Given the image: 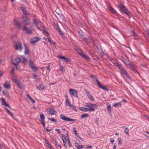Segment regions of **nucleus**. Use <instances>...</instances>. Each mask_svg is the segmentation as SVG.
<instances>
[{"label":"nucleus","instance_id":"obj_1","mask_svg":"<svg viewBox=\"0 0 149 149\" xmlns=\"http://www.w3.org/2000/svg\"><path fill=\"white\" fill-rule=\"evenodd\" d=\"M84 106L86 107H79V109L81 111L85 112L94 111H95V109L97 107V105L96 104L90 103H85Z\"/></svg>","mask_w":149,"mask_h":149},{"label":"nucleus","instance_id":"obj_2","mask_svg":"<svg viewBox=\"0 0 149 149\" xmlns=\"http://www.w3.org/2000/svg\"><path fill=\"white\" fill-rule=\"evenodd\" d=\"M61 137L65 147L67 148L68 146L72 147L68 134L66 136L64 134H61Z\"/></svg>","mask_w":149,"mask_h":149},{"label":"nucleus","instance_id":"obj_3","mask_svg":"<svg viewBox=\"0 0 149 149\" xmlns=\"http://www.w3.org/2000/svg\"><path fill=\"white\" fill-rule=\"evenodd\" d=\"M33 21L34 24L38 29L40 30V28L43 27V29H44L45 32L47 34V36H49V33L44 29L42 24L40 21L35 19H33Z\"/></svg>","mask_w":149,"mask_h":149},{"label":"nucleus","instance_id":"obj_4","mask_svg":"<svg viewBox=\"0 0 149 149\" xmlns=\"http://www.w3.org/2000/svg\"><path fill=\"white\" fill-rule=\"evenodd\" d=\"M65 104L66 106H68L70 109H72L74 110H75L76 112L77 111V110L75 106L71 104L70 101L69 99L65 100Z\"/></svg>","mask_w":149,"mask_h":149},{"label":"nucleus","instance_id":"obj_5","mask_svg":"<svg viewBox=\"0 0 149 149\" xmlns=\"http://www.w3.org/2000/svg\"><path fill=\"white\" fill-rule=\"evenodd\" d=\"M14 47L16 50L21 51L22 50V44L19 41L15 42L14 43Z\"/></svg>","mask_w":149,"mask_h":149},{"label":"nucleus","instance_id":"obj_6","mask_svg":"<svg viewBox=\"0 0 149 149\" xmlns=\"http://www.w3.org/2000/svg\"><path fill=\"white\" fill-rule=\"evenodd\" d=\"M118 8L122 12L125 13L128 15H130V11L124 5H120L118 6Z\"/></svg>","mask_w":149,"mask_h":149},{"label":"nucleus","instance_id":"obj_7","mask_svg":"<svg viewBox=\"0 0 149 149\" xmlns=\"http://www.w3.org/2000/svg\"><path fill=\"white\" fill-rule=\"evenodd\" d=\"M59 117L61 119L65 121L74 122L77 121L76 119L70 118L68 117L65 116L63 114L60 115Z\"/></svg>","mask_w":149,"mask_h":149},{"label":"nucleus","instance_id":"obj_8","mask_svg":"<svg viewBox=\"0 0 149 149\" xmlns=\"http://www.w3.org/2000/svg\"><path fill=\"white\" fill-rule=\"evenodd\" d=\"M12 77L13 81L18 86L19 88H21L22 87L19 80L17 79L16 77L14 75Z\"/></svg>","mask_w":149,"mask_h":149},{"label":"nucleus","instance_id":"obj_9","mask_svg":"<svg viewBox=\"0 0 149 149\" xmlns=\"http://www.w3.org/2000/svg\"><path fill=\"white\" fill-rule=\"evenodd\" d=\"M69 92L70 95L76 97H78L77 92L75 90L70 89Z\"/></svg>","mask_w":149,"mask_h":149},{"label":"nucleus","instance_id":"obj_10","mask_svg":"<svg viewBox=\"0 0 149 149\" xmlns=\"http://www.w3.org/2000/svg\"><path fill=\"white\" fill-rule=\"evenodd\" d=\"M3 86L4 88L9 89L11 88V85L10 82L8 81H6L3 84Z\"/></svg>","mask_w":149,"mask_h":149},{"label":"nucleus","instance_id":"obj_11","mask_svg":"<svg viewBox=\"0 0 149 149\" xmlns=\"http://www.w3.org/2000/svg\"><path fill=\"white\" fill-rule=\"evenodd\" d=\"M121 73L122 76L124 77H127L128 74L127 71L123 67L122 68V69H120Z\"/></svg>","mask_w":149,"mask_h":149},{"label":"nucleus","instance_id":"obj_12","mask_svg":"<svg viewBox=\"0 0 149 149\" xmlns=\"http://www.w3.org/2000/svg\"><path fill=\"white\" fill-rule=\"evenodd\" d=\"M112 63L115 66L119 68L120 70L122 69V66L117 61H115L114 60H111Z\"/></svg>","mask_w":149,"mask_h":149},{"label":"nucleus","instance_id":"obj_13","mask_svg":"<svg viewBox=\"0 0 149 149\" xmlns=\"http://www.w3.org/2000/svg\"><path fill=\"white\" fill-rule=\"evenodd\" d=\"M23 30H24L27 34H31L32 33L33 30L30 29H28L25 26H24Z\"/></svg>","mask_w":149,"mask_h":149},{"label":"nucleus","instance_id":"obj_14","mask_svg":"<svg viewBox=\"0 0 149 149\" xmlns=\"http://www.w3.org/2000/svg\"><path fill=\"white\" fill-rule=\"evenodd\" d=\"M29 64L30 67L32 69L35 71L37 70L38 68L34 66L33 63L31 60H30Z\"/></svg>","mask_w":149,"mask_h":149},{"label":"nucleus","instance_id":"obj_15","mask_svg":"<svg viewBox=\"0 0 149 149\" xmlns=\"http://www.w3.org/2000/svg\"><path fill=\"white\" fill-rule=\"evenodd\" d=\"M47 113L51 115H53L55 114V113H56V111H55L54 109L52 108L49 109L47 111Z\"/></svg>","mask_w":149,"mask_h":149},{"label":"nucleus","instance_id":"obj_16","mask_svg":"<svg viewBox=\"0 0 149 149\" xmlns=\"http://www.w3.org/2000/svg\"><path fill=\"white\" fill-rule=\"evenodd\" d=\"M74 143L76 147L78 149H81L84 148V145H81L80 144V143H78V141H75Z\"/></svg>","mask_w":149,"mask_h":149},{"label":"nucleus","instance_id":"obj_17","mask_svg":"<svg viewBox=\"0 0 149 149\" xmlns=\"http://www.w3.org/2000/svg\"><path fill=\"white\" fill-rule=\"evenodd\" d=\"M95 80L98 86L100 88H102L103 89L106 90L107 88L105 87L102 86L100 83V82L98 81L97 79H96Z\"/></svg>","mask_w":149,"mask_h":149},{"label":"nucleus","instance_id":"obj_18","mask_svg":"<svg viewBox=\"0 0 149 149\" xmlns=\"http://www.w3.org/2000/svg\"><path fill=\"white\" fill-rule=\"evenodd\" d=\"M86 93L88 98L91 101L94 100V99L93 97L90 94L88 91H86Z\"/></svg>","mask_w":149,"mask_h":149},{"label":"nucleus","instance_id":"obj_19","mask_svg":"<svg viewBox=\"0 0 149 149\" xmlns=\"http://www.w3.org/2000/svg\"><path fill=\"white\" fill-rule=\"evenodd\" d=\"M40 39L38 37H36L32 38L31 41V43L32 44H34L38 41L40 40Z\"/></svg>","mask_w":149,"mask_h":149},{"label":"nucleus","instance_id":"obj_20","mask_svg":"<svg viewBox=\"0 0 149 149\" xmlns=\"http://www.w3.org/2000/svg\"><path fill=\"white\" fill-rule=\"evenodd\" d=\"M24 53L25 54H28L29 53V49L27 46L26 44H24Z\"/></svg>","mask_w":149,"mask_h":149},{"label":"nucleus","instance_id":"obj_21","mask_svg":"<svg viewBox=\"0 0 149 149\" xmlns=\"http://www.w3.org/2000/svg\"><path fill=\"white\" fill-rule=\"evenodd\" d=\"M1 104L3 106H6L9 107V108H10V106L6 102L5 100L3 98H1Z\"/></svg>","mask_w":149,"mask_h":149},{"label":"nucleus","instance_id":"obj_22","mask_svg":"<svg viewBox=\"0 0 149 149\" xmlns=\"http://www.w3.org/2000/svg\"><path fill=\"white\" fill-rule=\"evenodd\" d=\"M107 105V108L109 114H111V105L109 102L106 103Z\"/></svg>","mask_w":149,"mask_h":149},{"label":"nucleus","instance_id":"obj_23","mask_svg":"<svg viewBox=\"0 0 149 149\" xmlns=\"http://www.w3.org/2000/svg\"><path fill=\"white\" fill-rule=\"evenodd\" d=\"M58 57L62 59L63 60V62H66V61H70V59H68V58L65 57L63 56H59Z\"/></svg>","mask_w":149,"mask_h":149},{"label":"nucleus","instance_id":"obj_24","mask_svg":"<svg viewBox=\"0 0 149 149\" xmlns=\"http://www.w3.org/2000/svg\"><path fill=\"white\" fill-rule=\"evenodd\" d=\"M23 22L25 23L26 25H28L30 23V20L26 17L24 19Z\"/></svg>","mask_w":149,"mask_h":149},{"label":"nucleus","instance_id":"obj_25","mask_svg":"<svg viewBox=\"0 0 149 149\" xmlns=\"http://www.w3.org/2000/svg\"><path fill=\"white\" fill-rule=\"evenodd\" d=\"M14 24L16 26L19 28H20L21 27L20 24L19 22L16 19H15L14 20Z\"/></svg>","mask_w":149,"mask_h":149},{"label":"nucleus","instance_id":"obj_26","mask_svg":"<svg viewBox=\"0 0 149 149\" xmlns=\"http://www.w3.org/2000/svg\"><path fill=\"white\" fill-rule=\"evenodd\" d=\"M75 49L78 53L79 54H80L81 55V53H83L81 50L78 47H75Z\"/></svg>","mask_w":149,"mask_h":149},{"label":"nucleus","instance_id":"obj_27","mask_svg":"<svg viewBox=\"0 0 149 149\" xmlns=\"http://www.w3.org/2000/svg\"><path fill=\"white\" fill-rule=\"evenodd\" d=\"M81 56L87 60H89L90 59V58L88 56L83 53H81Z\"/></svg>","mask_w":149,"mask_h":149},{"label":"nucleus","instance_id":"obj_28","mask_svg":"<svg viewBox=\"0 0 149 149\" xmlns=\"http://www.w3.org/2000/svg\"><path fill=\"white\" fill-rule=\"evenodd\" d=\"M122 106V104L121 102H118L114 104L113 105V106L115 107H121Z\"/></svg>","mask_w":149,"mask_h":149},{"label":"nucleus","instance_id":"obj_29","mask_svg":"<svg viewBox=\"0 0 149 149\" xmlns=\"http://www.w3.org/2000/svg\"><path fill=\"white\" fill-rule=\"evenodd\" d=\"M57 31L59 33L61 36H62L64 37L65 36L64 34L62 31H61L60 29H58V30H57Z\"/></svg>","mask_w":149,"mask_h":149},{"label":"nucleus","instance_id":"obj_30","mask_svg":"<svg viewBox=\"0 0 149 149\" xmlns=\"http://www.w3.org/2000/svg\"><path fill=\"white\" fill-rule=\"evenodd\" d=\"M109 10L113 13H116L115 10L111 6H109Z\"/></svg>","mask_w":149,"mask_h":149},{"label":"nucleus","instance_id":"obj_31","mask_svg":"<svg viewBox=\"0 0 149 149\" xmlns=\"http://www.w3.org/2000/svg\"><path fill=\"white\" fill-rule=\"evenodd\" d=\"M40 117L41 119V122L45 121V118L43 114L41 113L40 115Z\"/></svg>","mask_w":149,"mask_h":149},{"label":"nucleus","instance_id":"obj_32","mask_svg":"<svg viewBox=\"0 0 149 149\" xmlns=\"http://www.w3.org/2000/svg\"><path fill=\"white\" fill-rule=\"evenodd\" d=\"M21 58L23 60V61H22L23 63L24 64H25L27 62L26 59L25 58L24 56H22Z\"/></svg>","mask_w":149,"mask_h":149},{"label":"nucleus","instance_id":"obj_33","mask_svg":"<svg viewBox=\"0 0 149 149\" xmlns=\"http://www.w3.org/2000/svg\"><path fill=\"white\" fill-rule=\"evenodd\" d=\"M21 10L22 11L23 13L25 15H27V13L25 10V8L23 7H21Z\"/></svg>","mask_w":149,"mask_h":149},{"label":"nucleus","instance_id":"obj_34","mask_svg":"<svg viewBox=\"0 0 149 149\" xmlns=\"http://www.w3.org/2000/svg\"><path fill=\"white\" fill-rule=\"evenodd\" d=\"M73 130L74 133L76 134V136L79 137V138H80V137H79V136L78 135V133H77V130H76V128L75 127H73Z\"/></svg>","mask_w":149,"mask_h":149},{"label":"nucleus","instance_id":"obj_35","mask_svg":"<svg viewBox=\"0 0 149 149\" xmlns=\"http://www.w3.org/2000/svg\"><path fill=\"white\" fill-rule=\"evenodd\" d=\"M89 116V115L87 113H85L82 115L81 116V118H85Z\"/></svg>","mask_w":149,"mask_h":149},{"label":"nucleus","instance_id":"obj_36","mask_svg":"<svg viewBox=\"0 0 149 149\" xmlns=\"http://www.w3.org/2000/svg\"><path fill=\"white\" fill-rule=\"evenodd\" d=\"M48 119L49 120H50L51 121L54 122H56L57 120L56 119H54V118H48Z\"/></svg>","mask_w":149,"mask_h":149},{"label":"nucleus","instance_id":"obj_37","mask_svg":"<svg viewBox=\"0 0 149 149\" xmlns=\"http://www.w3.org/2000/svg\"><path fill=\"white\" fill-rule=\"evenodd\" d=\"M8 113L12 118L14 119L15 118V116L13 113L11 112L10 111H8Z\"/></svg>","mask_w":149,"mask_h":149},{"label":"nucleus","instance_id":"obj_38","mask_svg":"<svg viewBox=\"0 0 149 149\" xmlns=\"http://www.w3.org/2000/svg\"><path fill=\"white\" fill-rule=\"evenodd\" d=\"M38 88L39 90L42 89L44 88V86L42 84H40L39 86L38 87Z\"/></svg>","mask_w":149,"mask_h":149},{"label":"nucleus","instance_id":"obj_39","mask_svg":"<svg viewBox=\"0 0 149 149\" xmlns=\"http://www.w3.org/2000/svg\"><path fill=\"white\" fill-rule=\"evenodd\" d=\"M15 61L17 63H19L21 61V59L19 58H17L15 59Z\"/></svg>","mask_w":149,"mask_h":149},{"label":"nucleus","instance_id":"obj_40","mask_svg":"<svg viewBox=\"0 0 149 149\" xmlns=\"http://www.w3.org/2000/svg\"><path fill=\"white\" fill-rule=\"evenodd\" d=\"M118 144L120 145H121L122 144V140L120 138H118Z\"/></svg>","mask_w":149,"mask_h":149},{"label":"nucleus","instance_id":"obj_41","mask_svg":"<svg viewBox=\"0 0 149 149\" xmlns=\"http://www.w3.org/2000/svg\"><path fill=\"white\" fill-rule=\"evenodd\" d=\"M123 61L124 62L125 65H127L129 64L128 62L124 59H123Z\"/></svg>","mask_w":149,"mask_h":149},{"label":"nucleus","instance_id":"obj_42","mask_svg":"<svg viewBox=\"0 0 149 149\" xmlns=\"http://www.w3.org/2000/svg\"><path fill=\"white\" fill-rule=\"evenodd\" d=\"M125 132L127 134H128L129 133V130L127 129V128L126 127L125 129Z\"/></svg>","mask_w":149,"mask_h":149},{"label":"nucleus","instance_id":"obj_43","mask_svg":"<svg viewBox=\"0 0 149 149\" xmlns=\"http://www.w3.org/2000/svg\"><path fill=\"white\" fill-rule=\"evenodd\" d=\"M60 70H61L62 72H64L65 71L64 69L63 66H61L60 67Z\"/></svg>","mask_w":149,"mask_h":149},{"label":"nucleus","instance_id":"obj_44","mask_svg":"<svg viewBox=\"0 0 149 149\" xmlns=\"http://www.w3.org/2000/svg\"><path fill=\"white\" fill-rule=\"evenodd\" d=\"M45 142L47 144L48 146L50 145V144L49 141L46 139H45Z\"/></svg>","mask_w":149,"mask_h":149},{"label":"nucleus","instance_id":"obj_45","mask_svg":"<svg viewBox=\"0 0 149 149\" xmlns=\"http://www.w3.org/2000/svg\"><path fill=\"white\" fill-rule=\"evenodd\" d=\"M132 33L133 36L135 37V38L136 39V34L135 33V32L134 31H132Z\"/></svg>","mask_w":149,"mask_h":149},{"label":"nucleus","instance_id":"obj_46","mask_svg":"<svg viewBox=\"0 0 149 149\" xmlns=\"http://www.w3.org/2000/svg\"><path fill=\"white\" fill-rule=\"evenodd\" d=\"M14 68H12L10 72V74H11L13 75L14 74Z\"/></svg>","mask_w":149,"mask_h":149},{"label":"nucleus","instance_id":"obj_47","mask_svg":"<svg viewBox=\"0 0 149 149\" xmlns=\"http://www.w3.org/2000/svg\"><path fill=\"white\" fill-rule=\"evenodd\" d=\"M55 27L57 30H58V29H60L58 25H55Z\"/></svg>","mask_w":149,"mask_h":149},{"label":"nucleus","instance_id":"obj_48","mask_svg":"<svg viewBox=\"0 0 149 149\" xmlns=\"http://www.w3.org/2000/svg\"><path fill=\"white\" fill-rule=\"evenodd\" d=\"M48 147L50 149H54L53 147L50 144L48 146Z\"/></svg>","mask_w":149,"mask_h":149},{"label":"nucleus","instance_id":"obj_49","mask_svg":"<svg viewBox=\"0 0 149 149\" xmlns=\"http://www.w3.org/2000/svg\"><path fill=\"white\" fill-rule=\"evenodd\" d=\"M3 74V73L2 72L0 71V77H1Z\"/></svg>","mask_w":149,"mask_h":149},{"label":"nucleus","instance_id":"obj_50","mask_svg":"<svg viewBox=\"0 0 149 149\" xmlns=\"http://www.w3.org/2000/svg\"><path fill=\"white\" fill-rule=\"evenodd\" d=\"M41 123H42V124H43V126H44V127H45V121H42V122H41Z\"/></svg>","mask_w":149,"mask_h":149},{"label":"nucleus","instance_id":"obj_51","mask_svg":"<svg viewBox=\"0 0 149 149\" xmlns=\"http://www.w3.org/2000/svg\"><path fill=\"white\" fill-rule=\"evenodd\" d=\"M56 131H58V133H59V134H60L61 133V131H60V130L59 129H56Z\"/></svg>","mask_w":149,"mask_h":149},{"label":"nucleus","instance_id":"obj_52","mask_svg":"<svg viewBox=\"0 0 149 149\" xmlns=\"http://www.w3.org/2000/svg\"><path fill=\"white\" fill-rule=\"evenodd\" d=\"M78 141V143H80V141L78 139H76L74 140V143H75V141Z\"/></svg>","mask_w":149,"mask_h":149},{"label":"nucleus","instance_id":"obj_53","mask_svg":"<svg viewBox=\"0 0 149 149\" xmlns=\"http://www.w3.org/2000/svg\"><path fill=\"white\" fill-rule=\"evenodd\" d=\"M30 100L33 103H34L35 102V101L31 97L30 98Z\"/></svg>","mask_w":149,"mask_h":149},{"label":"nucleus","instance_id":"obj_54","mask_svg":"<svg viewBox=\"0 0 149 149\" xmlns=\"http://www.w3.org/2000/svg\"><path fill=\"white\" fill-rule=\"evenodd\" d=\"M27 97L29 98V99H30V98H31V97H30V95L28 94H27Z\"/></svg>","mask_w":149,"mask_h":149},{"label":"nucleus","instance_id":"obj_55","mask_svg":"<svg viewBox=\"0 0 149 149\" xmlns=\"http://www.w3.org/2000/svg\"><path fill=\"white\" fill-rule=\"evenodd\" d=\"M46 130L48 132H49L51 131V129H49L48 128H46Z\"/></svg>","mask_w":149,"mask_h":149},{"label":"nucleus","instance_id":"obj_56","mask_svg":"<svg viewBox=\"0 0 149 149\" xmlns=\"http://www.w3.org/2000/svg\"><path fill=\"white\" fill-rule=\"evenodd\" d=\"M114 141V140L113 139H111L110 140V141L112 143H113Z\"/></svg>","mask_w":149,"mask_h":149},{"label":"nucleus","instance_id":"obj_57","mask_svg":"<svg viewBox=\"0 0 149 149\" xmlns=\"http://www.w3.org/2000/svg\"><path fill=\"white\" fill-rule=\"evenodd\" d=\"M61 17H62V19L63 21H65V19L64 17H63V16L62 15L61 16Z\"/></svg>","mask_w":149,"mask_h":149},{"label":"nucleus","instance_id":"obj_58","mask_svg":"<svg viewBox=\"0 0 149 149\" xmlns=\"http://www.w3.org/2000/svg\"><path fill=\"white\" fill-rule=\"evenodd\" d=\"M48 40L49 42H52V40H51L49 38H48Z\"/></svg>","mask_w":149,"mask_h":149},{"label":"nucleus","instance_id":"obj_59","mask_svg":"<svg viewBox=\"0 0 149 149\" xmlns=\"http://www.w3.org/2000/svg\"><path fill=\"white\" fill-rule=\"evenodd\" d=\"M47 69L49 70V71L50 70V69L49 68V66H48V67H47Z\"/></svg>","mask_w":149,"mask_h":149},{"label":"nucleus","instance_id":"obj_60","mask_svg":"<svg viewBox=\"0 0 149 149\" xmlns=\"http://www.w3.org/2000/svg\"><path fill=\"white\" fill-rule=\"evenodd\" d=\"M50 43L51 44H53L54 45L55 44V43L54 42H52H52H50Z\"/></svg>","mask_w":149,"mask_h":149},{"label":"nucleus","instance_id":"obj_61","mask_svg":"<svg viewBox=\"0 0 149 149\" xmlns=\"http://www.w3.org/2000/svg\"><path fill=\"white\" fill-rule=\"evenodd\" d=\"M50 43L51 44H53L54 45L55 44V43L54 42H52H52H50Z\"/></svg>","mask_w":149,"mask_h":149},{"label":"nucleus","instance_id":"obj_62","mask_svg":"<svg viewBox=\"0 0 149 149\" xmlns=\"http://www.w3.org/2000/svg\"><path fill=\"white\" fill-rule=\"evenodd\" d=\"M122 102H127V101L126 100H125V99H123V101H122Z\"/></svg>","mask_w":149,"mask_h":149},{"label":"nucleus","instance_id":"obj_63","mask_svg":"<svg viewBox=\"0 0 149 149\" xmlns=\"http://www.w3.org/2000/svg\"><path fill=\"white\" fill-rule=\"evenodd\" d=\"M33 77L35 78H36L37 77L36 75L35 74H33Z\"/></svg>","mask_w":149,"mask_h":149},{"label":"nucleus","instance_id":"obj_64","mask_svg":"<svg viewBox=\"0 0 149 149\" xmlns=\"http://www.w3.org/2000/svg\"><path fill=\"white\" fill-rule=\"evenodd\" d=\"M64 97H66V99H68V95H65Z\"/></svg>","mask_w":149,"mask_h":149}]
</instances>
